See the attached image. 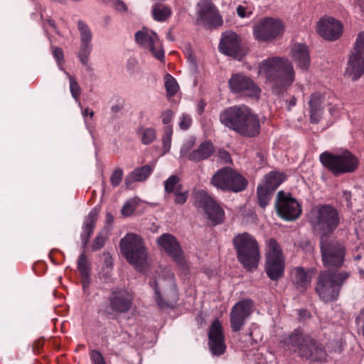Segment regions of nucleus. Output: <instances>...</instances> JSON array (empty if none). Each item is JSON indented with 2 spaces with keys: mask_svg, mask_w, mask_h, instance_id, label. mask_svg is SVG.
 <instances>
[{
  "mask_svg": "<svg viewBox=\"0 0 364 364\" xmlns=\"http://www.w3.org/2000/svg\"><path fill=\"white\" fill-rule=\"evenodd\" d=\"M258 75L269 84L276 95L282 94L292 85L295 72L286 58L272 57L263 60L258 66Z\"/></svg>",
  "mask_w": 364,
  "mask_h": 364,
  "instance_id": "1",
  "label": "nucleus"
},
{
  "mask_svg": "<svg viewBox=\"0 0 364 364\" xmlns=\"http://www.w3.org/2000/svg\"><path fill=\"white\" fill-rule=\"evenodd\" d=\"M220 121L226 127L247 137L256 136L260 132L258 117L245 105L225 109L220 114Z\"/></svg>",
  "mask_w": 364,
  "mask_h": 364,
  "instance_id": "2",
  "label": "nucleus"
},
{
  "mask_svg": "<svg viewBox=\"0 0 364 364\" xmlns=\"http://www.w3.org/2000/svg\"><path fill=\"white\" fill-rule=\"evenodd\" d=\"M351 273L346 270H323L320 272L315 284V291L325 303L338 299L341 287L347 282Z\"/></svg>",
  "mask_w": 364,
  "mask_h": 364,
  "instance_id": "3",
  "label": "nucleus"
},
{
  "mask_svg": "<svg viewBox=\"0 0 364 364\" xmlns=\"http://www.w3.org/2000/svg\"><path fill=\"white\" fill-rule=\"evenodd\" d=\"M282 343L289 350L303 357L321 360L324 356L323 347L311 337L304 334L300 329L294 330L282 340Z\"/></svg>",
  "mask_w": 364,
  "mask_h": 364,
  "instance_id": "4",
  "label": "nucleus"
},
{
  "mask_svg": "<svg viewBox=\"0 0 364 364\" xmlns=\"http://www.w3.org/2000/svg\"><path fill=\"white\" fill-rule=\"evenodd\" d=\"M121 253L136 269L141 270L147 260V250L143 239L134 233H127L119 242Z\"/></svg>",
  "mask_w": 364,
  "mask_h": 364,
  "instance_id": "5",
  "label": "nucleus"
},
{
  "mask_svg": "<svg viewBox=\"0 0 364 364\" xmlns=\"http://www.w3.org/2000/svg\"><path fill=\"white\" fill-rule=\"evenodd\" d=\"M309 221L315 231L326 236L332 233L338 226V211L330 205H319L314 207L309 215Z\"/></svg>",
  "mask_w": 364,
  "mask_h": 364,
  "instance_id": "6",
  "label": "nucleus"
},
{
  "mask_svg": "<svg viewBox=\"0 0 364 364\" xmlns=\"http://www.w3.org/2000/svg\"><path fill=\"white\" fill-rule=\"evenodd\" d=\"M233 245L237 251V257L243 267L250 270L256 268L260 258L259 246L255 239L248 233L236 235Z\"/></svg>",
  "mask_w": 364,
  "mask_h": 364,
  "instance_id": "7",
  "label": "nucleus"
},
{
  "mask_svg": "<svg viewBox=\"0 0 364 364\" xmlns=\"http://www.w3.org/2000/svg\"><path fill=\"white\" fill-rule=\"evenodd\" d=\"M319 159L322 165L336 176L352 173L358 166L357 157L348 151L337 154L325 151L320 155Z\"/></svg>",
  "mask_w": 364,
  "mask_h": 364,
  "instance_id": "8",
  "label": "nucleus"
},
{
  "mask_svg": "<svg viewBox=\"0 0 364 364\" xmlns=\"http://www.w3.org/2000/svg\"><path fill=\"white\" fill-rule=\"evenodd\" d=\"M149 285L154 290L155 299L159 304L162 303V295L175 296L177 294L174 274L168 267H160L150 278Z\"/></svg>",
  "mask_w": 364,
  "mask_h": 364,
  "instance_id": "9",
  "label": "nucleus"
},
{
  "mask_svg": "<svg viewBox=\"0 0 364 364\" xmlns=\"http://www.w3.org/2000/svg\"><path fill=\"white\" fill-rule=\"evenodd\" d=\"M211 183L223 191L240 192L247 185V179L230 167L219 169L212 177Z\"/></svg>",
  "mask_w": 364,
  "mask_h": 364,
  "instance_id": "10",
  "label": "nucleus"
},
{
  "mask_svg": "<svg viewBox=\"0 0 364 364\" xmlns=\"http://www.w3.org/2000/svg\"><path fill=\"white\" fill-rule=\"evenodd\" d=\"M266 252V272L272 280L282 277L284 270V259L282 249L274 239L267 241Z\"/></svg>",
  "mask_w": 364,
  "mask_h": 364,
  "instance_id": "11",
  "label": "nucleus"
},
{
  "mask_svg": "<svg viewBox=\"0 0 364 364\" xmlns=\"http://www.w3.org/2000/svg\"><path fill=\"white\" fill-rule=\"evenodd\" d=\"M284 31L283 22L272 17H264L253 26V36L259 41H272L282 36Z\"/></svg>",
  "mask_w": 364,
  "mask_h": 364,
  "instance_id": "12",
  "label": "nucleus"
},
{
  "mask_svg": "<svg viewBox=\"0 0 364 364\" xmlns=\"http://www.w3.org/2000/svg\"><path fill=\"white\" fill-rule=\"evenodd\" d=\"M320 246L323 263L326 267H340L343 265L346 250L342 244L331 240L326 236H321Z\"/></svg>",
  "mask_w": 364,
  "mask_h": 364,
  "instance_id": "13",
  "label": "nucleus"
},
{
  "mask_svg": "<svg viewBox=\"0 0 364 364\" xmlns=\"http://www.w3.org/2000/svg\"><path fill=\"white\" fill-rule=\"evenodd\" d=\"M364 74V32L360 33L351 51L345 75L352 80H356Z\"/></svg>",
  "mask_w": 364,
  "mask_h": 364,
  "instance_id": "14",
  "label": "nucleus"
},
{
  "mask_svg": "<svg viewBox=\"0 0 364 364\" xmlns=\"http://www.w3.org/2000/svg\"><path fill=\"white\" fill-rule=\"evenodd\" d=\"M158 245L177 263L184 271L188 269V264L179 242L172 235L164 233L157 239Z\"/></svg>",
  "mask_w": 364,
  "mask_h": 364,
  "instance_id": "15",
  "label": "nucleus"
},
{
  "mask_svg": "<svg viewBox=\"0 0 364 364\" xmlns=\"http://www.w3.org/2000/svg\"><path fill=\"white\" fill-rule=\"evenodd\" d=\"M276 210L281 218L289 221L297 219L301 213V208L298 201L284 191L277 193Z\"/></svg>",
  "mask_w": 364,
  "mask_h": 364,
  "instance_id": "16",
  "label": "nucleus"
},
{
  "mask_svg": "<svg viewBox=\"0 0 364 364\" xmlns=\"http://www.w3.org/2000/svg\"><path fill=\"white\" fill-rule=\"evenodd\" d=\"M135 40L144 49L151 52L157 59L162 60L164 58L161 42L156 33L144 28L135 33Z\"/></svg>",
  "mask_w": 364,
  "mask_h": 364,
  "instance_id": "17",
  "label": "nucleus"
},
{
  "mask_svg": "<svg viewBox=\"0 0 364 364\" xmlns=\"http://www.w3.org/2000/svg\"><path fill=\"white\" fill-rule=\"evenodd\" d=\"M194 144L195 140L193 139L184 143L181 149V156L187 157L194 162H199L209 158L215 151L213 143L210 141H205L197 149L189 152Z\"/></svg>",
  "mask_w": 364,
  "mask_h": 364,
  "instance_id": "18",
  "label": "nucleus"
},
{
  "mask_svg": "<svg viewBox=\"0 0 364 364\" xmlns=\"http://www.w3.org/2000/svg\"><path fill=\"white\" fill-rule=\"evenodd\" d=\"M77 29L80 39L77 57L84 66L90 69L89 56L92 50V33L88 25L81 20L77 21Z\"/></svg>",
  "mask_w": 364,
  "mask_h": 364,
  "instance_id": "19",
  "label": "nucleus"
},
{
  "mask_svg": "<svg viewBox=\"0 0 364 364\" xmlns=\"http://www.w3.org/2000/svg\"><path fill=\"white\" fill-rule=\"evenodd\" d=\"M253 302L245 299L236 303L230 312V325L233 331H239L245 325L247 318L252 314Z\"/></svg>",
  "mask_w": 364,
  "mask_h": 364,
  "instance_id": "20",
  "label": "nucleus"
},
{
  "mask_svg": "<svg viewBox=\"0 0 364 364\" xmlns=\"http://www.w3.org/2000/svg\"><path fill=\"white\" fill-rule=\"evenodd\" d=\"M228 83L234 93H242L250 97H258L261 92L259 86L252 80L242 74L232 75Z\"/></svg>",
  "mask_w": 364,
  "mask_h": 364,
  "instance_id": "21",
  "label": "nucleus"
},
{
  "mask_svg": "<svg viewBox=\"0 0 364 364\" xmlns=\"http://www.w3.org/2000/svg\"><path fill=\"white\" fill-rule=\"evenodd\" d=\"M197 200L199 206L203 208L208 218L215 225L222 223L224 211L216 202L203 191L197 193Z\"/></svg>",
  "mask_w": 364,
  "mask_h": 364,
  "instance_id": "22",
  "label": "nucleus"
},
{
  "mask_svg": "<svg viewBox=\"0 0 364 364\" xmlns=\"http://www.w3.org/2000/svg\"><path fill=\"white\" fill-rule=\"evenodd\" d=\"M133 296L126 289L115 288L109 296V308L119 314L129 311L132 307Z\"/></svg>",
  "mask_w": 364,
  "mask_h": 364,
  "instance_id": "23",
  "label": "nucleus"
},
{
  "mask_svg": "<svg viewBox=\"0 0 364 364\" xmlns=\"http://www.w3.org/2000/svg\"><path fill=\"white\" fill-rule=\"evenodd\" d=\"M220 50L224 54L241 60L245 54L241 46L240 37L232 31L223 33L220 43Z\"/></svg>",
  "mask_w": 364,
  "mask_h": 364,
  "instance_id": "24",
  "label": "nucleus"
},
{
  "mask_svg": "<svg viewBox=\"0 0 364 364\" xmlns=\"http://www.w3.org/2000/svg\"><path fill=\"white\" fill-rule=\"evenodd\" d=\"M342 31L343 26L341 22L333 18H323L317 23V33L328 40L337 39L341 35Z\"/></svg>",
  "mask_w": 364,
  "mask_h": 364,
  "instance_id": "25",
  "label": "nucleus"
},
{
  "mask_svg": "<svg viewBox=\"0 0 364 364\" xmlns=\"http://www.w3.org/2000/svg\"><path fill=\"white\" fill-rule=\"evenodd\" d=\"M209 347L211 353L215 355H220L225 353L226 346L224 342L223 327L218 320L212 323L208 333Z\"/></svg>",
  "mask_w": 364,
  "mask_h": 364,
  "instance_id": "26",
  "label": "nucleus"
},
{
  "mask_svg": "<svg viewBox=\"0 0 364 364\" xmlns=\"http://www.w3.org/2000/svg\"><path fill=\"white\" fill-rule=\"evenodd\" d=\"M197 13L199 18L204 21H208L218 25L223 21L215 6L210 0H201L197 5Z\"/></svg>",
  "mask_w": 364,
  "mask_h": 364,
  "instance_id": "27",
  "label": "nucleus"
},
{
  "mask_svg": "<svg viewBox=\"0 0 364 364\" xmlns=\"http://www.w3.org/2000/svg\"><path fill=\"white\" fill-rule=\"evenodd\" d=\"M291 57L297 67L302 70H307L310 66L311 58L308 47L302 43L294 44L291 50Z\"/></svg>",
  "mask_w": 364,
  "mask_h": 364,
  "instance_id": "28",
  "label": "nucleus"
},
{
  "mask_svg": "<svg viewBox=\"0 0 364 364\" xmlns=\"http://www.w3.org/2000/svg\"><path fill=\"white\" fill-rule=\"evenodd\" d=\"M99 212L100 208L95 207L89 213L88 215L85 219L82 232L80 235L83 248L87 246L90 237L94 230Z\"/></svg>",
  "mask_w": 364,
  "mask_h": 364,
  "instance_id": "29",
  "label": "nucleus"
},
{
  "mask_svg": "<svg viewBox=\"0 0 364 364\" xmlns=\"http://www.w3.org/2000/svg\"><path fill=\"white\" fill-rule=\"evenodd\" d=\"M324 96L318 92L313 93L309 102L311 113V122L317 124L322 117L324 109Z\"/></svg>",
  "mask_w": 364,
  "mask_h": 364,
  "instance_id": "30",
  "label": "nucleus"
},
{
  "mask_svg": "<svg viewBox=\"0 0 364 364\" xmlns=\"http://www.w3.org/2000/svg\"><path fill=\"white\" fill-rule=\"evenodd\" d=\"M312 272L305 270L302 267H296L292 272V281L296 289L303 292L306 291L311 284L312 279Z\"/></svg>",
  "mask_w": 364,
  "mask_h": 364,
  "instance_id": "31",
  "label": "nucleus"
},
{
  "mask_svg": "<svg viewBox=\"0 0 364 364\" xmlns=\"http://www.w3.org/2000/svg\"><path fill=\"white\" fill-rule=\"evenodd\" d=\"M151 172L152 168L149 165L135 168L126 176L124 180L126 187L129 188L133 183L146 180Z\"/></svg>",
  "mask_w": 364,
  "mask_h": 364,
  "instance_id": "32",
  "label": "nucleus"
},
{
  "mask_svg": "<svg viewBox=\"0 0 364 364\" xmlns=\"http://www.w3.org/2000/svg\"><path fill=\"white\" fill-rule=\"evenodd\" d=\"M285 179L284 173L279 171H271L264 176L261 184L274 192Z\"/></svg>",
  "mask_w": 364,
  "mask_h": 364,
  "instance_id": "33",
  "label": "nucleus"
},
{
  "mask_svg": "<svg viewBox=\"0 0 364 364\" xmlns=\"http://www.w3.org/2000/svg\"><path fill=\"white\" fill-rule=\"evenodd\" d=\"M171 9L163 4H155L151 9V14L155 21H165L171 15Z\"/></svg>",
  "mask_w": 364,
  "mask_h": 364,
  "instance_id": "34",
  "label": "nucleus"
},
{
  "mask_svg": "<svg viewBox=\"0 0 364 364\" xmlns=\"http://www.w3.org/2000/svg\"><path fill=\"white\" fill-rule=\"evenodd\" d=\"M272 193L273 191L269 190V188L264 186L262 184H259L257 186V200L260 207L264 208L268 205Z\"/></svg>",
  "mask_w": 364,
  "mask_h": 364,
  "instance_id": "35",
  "label": "nucleus"
},
{
  "mask_svg": "<svg viewBox=\"0 0 364 364\" xmlns=\"http://www.w3.org/2000/svg\"><path fill=\"white\" fill-rule=\"evenodd\" d=\"M137 134L141 136V142L145 144H149L156 138V130L153 128L140 127L137 130Z\"/></svg>",
  "mask_w": 364,
  "mask_h": 364,
  "instance_id": "36",
  "label": "nucleus"
},
{
  "mask_svg": "<svg viewBox=\"0 0 364 364\" xmlns=\"http://www.w3.org/2000/svg\"><path fill=\"white\" fill-rule=\"evenodd\" d=\"M165 191L168 193H174L182 189L180 178L175 176H171L164 183Z\"/></svg>",
  "mask_w": 364,
  "mask_h": 364,
  "instance_id": "37",
  "label": "nucleus"
},
{
  "mask_svg": "<svg viewBox=\"0 0 364 364\" xmlns=\"http://www.w3.org/2000/svg\"><path fill=\"white\" fill-rule=\"evenodd\" d=\"M77 269L82 277L90 276V265L84 252H82L78 257Z\"/></svg>",
  "mask_w": 364,
  "mask_h": 364,
  "instance_id": "38",
  "label": "nucleus"
},
{
  "mask_svg": "<svg viewBox=\"0 0 364 364\" xmlns=\"http://www.w3.org/2000/svg\"><path fill=\"white\" fill-rule=\"evenodd\" d=\"M164 80L167 95L169 97L175 95L179 88L176 80L169 74L166 75Z\"/></svg>",
  "mask_w": 364,
  "mask_h": 364,
  "instance_id": "39",
  "label": "nucleus"
},
{
  "mask_svg": "<svg viewBox=\"0 0 364 364\" xmlns=\"http://www.w3.org/2000/svg\"><path fill=\"white\" fill-rule=\"evenodd\" d=\"M173 134V128L171 126H166L164 129V134L162 136V144L164 153H167L171 146V137Z\"/></svg>",
  "mask_w": 364,
  "mask_h": 364,
  "instance_id": "40",
  "label": "nucleus"
},
{
  "mask_svg": "<svg viewBox=\"0 0 364 364\" xmlns=\"http://www.w3.org/2000/svg\"><path fill=\"white\" fill-rule=\"evenodd\" d=\"M139 199L134 198L127 200L123 205L121 213L124 216L131 215L139 205Z\"/></svg>",
  "mask_w": 364,
  "mask_h": 364,
  "instance_id": "41",
  "label": "nucleus"
},
{
  "mask_svg": "<svg viewBox=\"0 0 364 364\" xmlns=\"http://www.w3.org/2000/svg\"><path fill=\"white\" fill-rule=\"evenodd\" d=\"M65 73L70 81V90L71 92V95L73 97L75 100L76 102H79V97L80 95L81 89L77 83V82L75 80V79L70 75L68 73L65 71Z\"/></svg>",
  "mask_w": 364,
  "mask_h": 364,
  "instance_id": "42",
  "label": "nucleus"
},
{
  "mask_svg": "<svg viewBox=\"0 0 364 364\" xmlns=\"http://www.w3.org/2000/svg\"><path fill=\"white\" fill-rule=\"evenodd\" d=\"M107 240V236L104 232H99L92 243V250L97 251L103 247L105 245V241Z\"/></svg>",
  "mask_w": 364,
  "mask_h": 364,
  "instance_id": "43",
  "label": "nucleus"
},
{
  "mask_svg": "<svg viewBox=\"0 0 364 364\" xmlns=\"http://www.w3.org/2000/svg\"><path fill=\"white\" fill-rule=\"evenodd\" d=\"M89 356L91 364H107L105 357L97 350L93 349L90 350Z\"/></svg>",
  "mask_w": 364,
  "mask_h": 364,
  "instance_id": "44",
  "label": "nucleus"
},
{
  "mask_svg": "<svg viewBox=\"0 0 364 364\" xmlns=\"http://www.w3.org/2000/svg\"><path fill=\"white\" fill-rule=\"evenodd\" d=\"M254 7L252 6L239 5L237 7V14L240 18H249L253 14Z\"/></svg>",
  "mask_w": 364,
  "mask_h": 364,
  "instance_id": "45",
  "label": "nucleus"
},
{
  "mask_svg": "<svg viewBox=\"0 0 364 364\" xmlns=\"http://www.w3.org/2000/svg\"><path fill=\"white\" fill-rule=\"evenodd\" d=\"M191 124L192 118L189 114L186 113H183L181 116L179 117L178 126L181 129L187 130L188 129H189Z\"/></svg>",
  "mask_w": 364,
  "mask_h": 364,
  "instance_id": "46",
  "label": "nucleus"
},
{
  "mask_svg": "<svg viewBox=\"0 0 364 364\" xmlns=\"http://www.w3.org/2000/svg\"><path fill=\"white\" fill-rule=\"evenodd\" d=\"M123 171L121 168L115 169L110 177V182L112 186H118L122 181Z\"/></svg>",
  "mask_w": 364,
  "mask_h": 364,
  "instance_id": "47",
  "label": "nucleus"
},
{
  "mask_svg": "<svg viewBox=\"0 0 364 364\" xmlns=\"http://www.w3.org/2000/svg\"><path fill=\"white\" fill-rule=\"evenodd\" d=\"M173 195L175 196L174 202L177 204H183L186 202L188 198V191H183L182 189L180 191H178L176 193H174Z\"/></svg>",
  "mask_w": 364,
  "mask_h": 364,
  "instance_id": "48",
  "label": "nucleus"
},
{
  "mask_svg": "<svg viewBox=\"0 0 364 364\" xmlns=\"http://www.w3.org/2000/svg\"><path fill=\"white\" fill-rule=\"evenodd\" d=\"M354 13L358 18L364 16V0H357L354 7Z\"/></svg>",
  "mask_w": 364,
  "mask_h": 364,
  "instance_id": "49",
  "label": "nucleus"
},
{
  "mask_svg": "<svg viewBox=\"0 0 364 364\" xmlns=\"http://www.w3.org/2000/svg\"><path fill=\"white\" fill-rule=\"evenodd\" d=\"M53 55L57 60V63L59 66L62 65V63L63 62V52L61 48L58 47H54L53 48Z\"/></svg>",
  "mask_w": 364,
  "mask_h": 364,
  "instance_id": "50",
  "label": "nucleus"
},
{
  "mask_svg": "<svg viewBox=\"0 0 364 364\" xmlns=\"http://www.w3.org/2000/svg\"><path fill=\"white\" fill-rule=\"evenodd\" d=\"M173 112L171 109H166L161 114V119L164 124H168L172 119Z\"/></svg>",
  "mask_w": 364,
  "mask_h": 364,
  "instance_id": "51",
  "label": "nucleus"
},
{
  "mask_svg": "<svg viewBox=\"0 0 364 364\" xmlns=\"http://www.w3.org/2000/svg\"><path fill=\"white\" fill-rule=\"evenodd\" d=\"M102 257L104 260V266L102 268L112 269V258L109 253L103 252Z\"/></svg>",
  "mask_w": 364,
  "mask_h": 364,
  "instance_id": "52",
  "label": "nucleus"
},
{
  "mask_svg": "<svg viewBox=\"0 0 364 364\" xmlns=\"http://www.w3.org/2000/svg\"><path fill=\"white\" fill-rule=\"evenodd\" d=\"M114 7L116 11L125 13L127 11V6L122 0H116L114 3Z\"/></svg>",
  "mask_w": 364,
  "mask_h": 364,
  "instance_id": "53",
  "label": "nucleus"
},
{
  "mask_svg": "<svg viewBox=\"0 0 364 364\" xmlns=\"http://www.w3.org/2000/svg\"><path fill=\"white\" fill-rule=\"evenodd\" d=\"M351 193L348 191H343L342 193V199L346 203L348 207H350L352 205L351 202Z\"/></svg>",
  "mask_w": 364,
  "mask_h": 364,
  "instance_id": "54",
  "label": "nucleus"
},
{
  "mask_svg": "<svg viewBox=\"0 0 364 364\" xmlns=\"http://www.w3.org/2000/svg\"><path fill=\"white\" fill-rule=\"evenodd\" d=\"M363 316L357 318L356 321L358 325V331L364 338V311L362 313Z\"/></svg>",
  "mask_w": 364,
  "mask_h": 364,
  "instance_id": "55",
  "label": "nucleus"
},
{
  "mask_svg": "<svg viewBox=\"0 0 364 364\" xmlns=\"http://www.w3.org/2000/svg\"><path fill=\"white\" fill-rule=\"evenodd\" d=\"M112 269L102 268V272L100 273V277L104 279L107 282L111 277Z\"/></svg>",
  "mask_w": 364,
  "mask_h": 364,
  "instance_id": "56",
  "label": "nucleus"
},
{
  "mask_svg": "<svg viewBox=\"0 0 364 364\" xmlns=\"http://www.w3.org/2000/svg\"><path fill=\"white\" fill-rule=\"evenodd\" d=\"M82 114L84 118L87 117V116L92 118L94 116V112L90 108L87 107L82 111Z\"/></svg>",
  "mask_w": 364,
  "mask_h": 364,
  "instance_id": "57",
  "label": "nucleus"
},
{
  "mask_svg": "<svg viewBox=\"0 0 364 364\" xmlns=\"http://www.w3.org/2000/svg\"><path fill=\"white\" fill-rule=\"evenodd\" d=\"M82 277V287H83V289H85V288L88 287V286L90 284V276Z\"/></svg>",
  "mask_w": 364,
  "mask_h": 364,
  "instance_id": "58",
  "label": "nucleus"
},
{
  "mask_svg": "<svg viewBox=\"0 0 364 364\" xmlns=\"http://www.w3.org/2000/svg\"><path fill=\"white\" fill-rule=\"evenodd\" d=\"M205 103L203 101L199 102L198 105L197 111L199 114H201L205 109Z\"/></svg>",
  "mask_w": 364,
  "mask_h": 364,
  "instance_id": "59",
  "label": "nucleus"
},
{
  "mask_svg": "<svg viewBox=\"0 0 364 364\" xmlns=\"http://www.w3.org/2000/svg\"><path fill=\"white\" fill-rule=\"evenodd\" d=\"M296 100L295 97H292L291 98L288 102H287V106H288V109L290 110L291 108L294 106L296 105Z\"/></svg>",
  "mask_w": 364,
  "mask_h": 364,
  "instance_id": "60",
  "label": "nucleus"
},
{
  "mask_svg": "<svg viewBox=\"0 0 364 364\" xmlns=\"http://www.w3.org/2000/svg\"><path fill=\"white\" fill-rule=\"evenodd\" d=\"M221 154V156L224 159V160L227 162L230 160V155L228 152L226 151H223L220 153Z\"/></svg>",
  "mask_w": 364,
  "mask_h": 364,
  "instance_id": "61",
  "label": "nucleus"
},
{
  "mask_svg": "<svg viewBox=\"0 0 364 364\" xmlns=\"http://www.w3.org/2000/svg\"><path fill=\"white\" fill-rule=\"evenodd\" d=\"M106 217H107V222L111 223V222L113 221L114 218H113V216H112V215L111 213H107Z\"/></svg>",
  "mask_w": 364,
  "mask_h": 364,
  "instance_id": "62",
  "label": "nucleus"
},
{
  "mask_svg": "<svg viewBox=\"0 0 364 364\" xmlns=\"http://www.w3.org/2000/svg\"><path fill=\"white\" fill-rule=\"evenodd\" d=\"M167 38H168L170 41H173V37H172V36H171V33H168L167 34Z\"/></svg>",
  "mask_w": 364,
  "mask_h": 364,
  "instance_id": "63",
  "label": "nucleus"
},
{
  "mask_svg": "<svg viewBox=\"0 0 364 364\" xmlns=\"http://www.w3.org/2000/svg\"><path fill=\"white\" fill-rule=\"evenodd\" d=\"M48 23H49V24H50L51 26L55 27V23H54V21H52V20H49V21H48Z\"/></svg>",
  "mask_w": 364,
  "mask_h": 364,
  "instance_id": "64",
  "label": "nucleus"
}]
</instances>
